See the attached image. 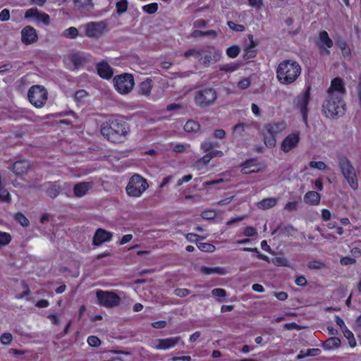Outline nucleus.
<instances>
[{
    "mask_svg": "<svg viewBox=\"0 0 361 361\" xmlns=\"http://www.w3.org/2000/svg\"><path fill=\"white\" fill-rule=\"evenodd\" d=\"M190 145L189 144H176L173 147V151L176 153L189 152Z\"/></svg>",
    "mask_w": 361,
    "mask_h": 361,
    "instance_id": "41",
    "label": "nucleus"
},
{
    "mask_svg": "<svg viewBox=\"0 0 361 361\" xmlns=\"http://www.w3.org/2000/svg\"><path fill=\"white\" fill-rule=\"evenodd\" d=\"M310 166L313 169H317L319 171H324L326 168V164L322 161H312L310 162Z\"/></svg>",
    "mask_w": 361,
    "mask_h": 361,
    "instance_id": "49",
    "label": "nucleus"
},
{
    "mask_svg": "<svg viewBox=\"0 0 361 361\" xmlns=\"http://www.w3.org/2000/svg\"><path fill=\"white\" fill-rule=\"evenodd\" d=\"M148 188L147 180L140 174L135 173L130 178L126 190L128 196L139 197Z\"/></svg>",
    "mask_w": 361,
    "mask_h": 361,
    "instance_id": "7",
    "label": "nucleus"
},
{
    "mask_svg": "<svg viewBox=\"0 0 361 361\" xmlns=\"http://www.w3.org/2000/svg\"><path fill=\"white\" fill-rule=\"evenodd\" d=\"M345 89L342 80L339 78H334L331 83V86L328 89V94H338V97L343 98Z\"/></svg>",
    "mask_w": 361,
    "mask_h": 361,
    "instance_id": "17",
    "label": "nucleus"
},
{
    "mask_svg": "<svg viewBox=\"0 0 361 361\" xmlns=\"http://www.w3.org/2000/svg\"><path fill=\"white\" fill-rule=\"evenodd\" d=\"M304 202L310 205H317L320 202L321 196L315 191H309L304 195Z\"/></svg>",
    "mask_w": 361,
    "mask_h": 361,
    "instance_id": "25",
    "label": "nucleus"
},
{
    "mask_svg": "<svg viewBox=\"0 0 361 361\" xmlns=\"http://www.w3.org/2000/svg\"><path fill=\"white\" fill-rule=\"evenodd\" d=\"M130 126L121 119H109L104 122L100 128L101 134L113 143H122L127 139L130 133Z\"/></svg>",
    "mask_w": 361,
    "mask_h": 361,
    "instance_id": "1",
    "label": "nucleus"
},
{
    "mask_svg": "<svg viewBox=\"0 0 361 361\" xmlns=\"http://www.w3.org/2000/svg\"><path fill=\"white\" fill-rule=\"evenodd\" d=\"M106 25L103 21L90 22L82 25L85 35L90 38H99L106 30Z\"/></svg>",
    "mask_w": 361,
    "mask_h": 361,
    "instance_id": "11",
    "label": "nucleus"
},
{
    "mask_svg": "<svg viewBox=\"0 0 361 361\" xmlns=\"http://www.w3.org/2000/svg\"><path fill=\"white\" fill-rule=\"evenodd\" d=\"M87 93L84 90H80L77 91L75 94V99L78 102H82L84 98L86 97Z\"/></svg>",
    "mask_w": 361,
    "mask_h": 361,
    "instance_id": "61",
    "label": "nucleus"
},
{
    "mask_svg": "<svg viewBox=\"0 0 361 361\" xmlns=\"http://www.w3.org/2000/svg\"><path fill=\"white\" fill-rule=\"evenodd\" d=\"M13 339V336L10 333H4L0 337V341L4 345H8Z\"/></svg>",
    "mask_w": 361,
    "mask_h": 361,
    "instance_id": "57",
    "label": "nucleus"
},
{
    "mask_svg": "<svg viewBox=\"0 0 361 361\" xmlns=\"http://www.w3.org/2000/svg\"><path fill=\"white\" fill-rule=\"evenodd\" d=\"M174 294L176 295V296H178V297H180V298H183V297H185L187 295H188L190 294V290L187 288H176L175 290H174Z\"/></svg>",
    "mask_w": 361,
    "mask_h": 361,
    "instance_id": "60",
    "label": "nucleus"
},
{
    "mask_svg": "<svg viewBox=\"0 0 361 361\" xmlns=\"http://www.w3.org/2000/svg\"><path fill=\"white\" fill-rule=\"evenodd\" d=\"M30 163L26 160H21L16 161L12 167L11 170L17 175H23L26 173L30 169Z\"/></svg>",
    "mask_w": 361,
    "mask_h": 361,
    "instance_id": "22",
    "label": "nucleus"
},
{
    "mask_svg": "<svg viewBox=\"0 0 361 361\" xmlns=\"http://www.w3.org/2000/svg\"><path fill=\"white\" fill-rule=\"evenodd\" d=\"M186 58L194 57L204 67L219 61L221 57V51L213 46H205L200 49H192L185 52Z\"/></svg>",
    "mask_w": 361,
    "mask_h": 361,
    "instance_id": "3",
    "label": "nucleus"
},
{
    "mask_svg": "<svg viewBox=\"0 0 361 361\" xmlns=\"http://www.w3.org/2000/svg\"><path fill=\"white\" fill-rule=\"evenodd\" d=\"M227 25L229 28L235 32H243L245 30V27L243 25L236 24L232 21H228Z\"/></svg>",
    "mask_w": 361,
    "mask_h": 361,
    "instance_id": "54",
    "label": "nucleus"
},
{
    "mask_svg": "<svg viewBox=\"0 0 361 361\" xmlns=\"http://www.w3.org/2000/svg\"><path fill=\"white\" fill-rule=\"evenodd\" d=\"M301 71V66L297 61L284 60L278 66L276 78L281 84L290 85L298 78Z\"/></svg>",
    "mask_w": 361,
    "mask_h": 361,
    "instance_id": "2",
    "label": "nucleus"
},
{
    "mask_svg": "<svg viewBox=\"0 0 361 361\" xmlns=\"http://www.w3.org/2000/svg\"><path fill=\"white\" fill-rule=\"evenodd\" d=\"M114 86L121 94H128L134 87L135 81L132 74L123 73L114 78Z\"/></svg>",
    "mask_w": 361,
    "mask_h": 361,
    "instance_id": "8",
    "label": "nucleus"
},
{
    "mask_svg": "<svg viewBox=\"0 0 361 361\" xmlns=\"http://www.w3.org/2000/svg\"><path fill=\"white\" fill-rule=\"evenodd\" d=\"M200 272L206 275L219 274L226 275L228 271L224 267H208L202 266L200 269Z\"/></svg>",
    "mask_w": 361,
    "mask_h": 361,
    "instance_id": "23",
    "label": "nucleus"
},
{
    "mask_svg": "<svg viewBox=\"0 0 361 361\" xmlns=\"http://www.w3.org/2000/svg\"><path fill=\"white\" fill-rule=\"evenodd\" d=\"M11 200V199L9 192L7 191V190L0 185V200L10 203Z\"/></svg>",
    "mask_w": 361,
    "mask_h": 361,
    "instance_id": "47",
    "label": "nucleus"
},
{
    "mask_svg": "<svg viewBox=\"0 0 361 361\" xmlns=\"http://www.w3.org/2000/svg\"><path fill=\"white\" fill-rule=\"evenodd\" d=\"M307 267L312 269H321L325 267V264L321 261H311L307 264Z\"/></svg>",
    "mask_w": 361,
    "mask_h": 361,
    "instance_id": "52",
    "label": "nucleus"
},
{
    "mask_svg": "<svg viewBox=\"0 0 361 361\" xmlns=\"http://www.w3.org/2000/svg\"><path fill=\"white\" fill-rule=\"evenodd\" d=\"M87 343L92 347H97L101 345L100 339L95 336H90L87 338Z\"/></svg>",
    "mask_w": 361,
    "mask_h": 361,
    "instance_id": "53",
    "label": "nucleus"
},
{
    "mask_svg": "<svg viewBox=\"0 0 361 361\" xmlns=\"http://www.w3.org/2000/svg\"><path fill=\"white\" fill-rule=\"evenodd\" d=\"M25 18L35 23H42L46 25H49L50 22V18L48 14L39 11L35 8L27 9L25 12Z\"/></svg>",
    "mask_w": 361,
    "mask_h": 361,
    "instance_id": "14",
    "label": "nucleus"
},
{
    "mask_svg": "<svg viewBox=\"0 0 361 361\" xmlns=\"http://www.w3.org/2000/svg\"><path fill=\"white\" fill-rule=\"evenodd\" d=\"M319 42L318 43V46L323 49L322 51V54H324L326 55L330 54L329 48L333 46V41L329 38L327 32L321 31L319 34Z\"/></svg>",
    "mask_w": 361,
    "mask_h": 361,
    "instance_id": "18",
    "label": "nucleus"
},
{
    "mask_svg": "<svg viewBox=\"0 0 361 361\" xmlns=\"http://www.w3.org/2000/svg\"><path fill=\"white\" fill-rule=\"evenodd\" d=\"M10 18V11L7 8L3 9L0 13V20L5 22L8 20Z\"/></svg>",
    "mask_w": 361,
    "mask_h": 361,
    "instance_id": "64",
    "label": "nucleus"
},
{
    "mask_svg": "<svg viewBox=\"0 0 361 361\" xmlns=\"http://www.w3.org/2000/svg\"><path fill=\"white\" fill-rule=\"evenodd\" d=\"M341 340L336 336L329 338L326 341L322 344V347L325 350H331L338 348L341 345Z\"/></svg>",
    "mask_w": 361,
    "mask_h": 361,
    "instance_id": "26",
    "label": "nucleus"
},
{
    "mask_svg": "<svg viewBox=\"0 0 361 361\" xmlns=\"http://www.w3.org/2000/svg\"><path fill=\"white\" fill-rule=\"evenodd\" d=\"M248 127V125L243 123L236 124L233 127V134L235 137H243L244 136V133L245 132L246 128Z\"/></svg>",
    "mask_w": 361,
    "mask_h": 361,
    "instance_id": "34",
    "label": "nucleus"
},
{
    "mask_svg": "<svg viewBox=\"0 0 361 361\" xmlns=\"http://www.w3.org/2000/svg\"><path fill=\"white\" fill-rule=\"evenodd\" d=\"M92 188V182H80L75 185L73 193L75 197H81L85 195Z\"/></svg>",
    "mask_w": 361,
    "mask_h": 361,
    "instance_id": "21",
    "label": "nucleus"
},
{
    "mask_svg": "<svg viewBox=\"0 0 361 361\" xmlns=\"http://www.w3.org/2000/svg\"><path fill=\"white\" fill-rule=\"evenodd\" d=\"M276 199L274 197L266 198L257 203V207L262 209H268L276 205Z\"/></svg>",
    "mask_w": 361,
    "mask_h": 361,
    "instance_id": "30",
    "label": "nucleus"
},
{
    "mask_svg": "<svg viewBox=\"0 0 361 361\" xmlns=\"http://www.w3.org/2000/svg\"><path fill=\"white\" fill-rule=\"evenodd\" d=\"M240 48L238 46H232L226 49V54L230 58H235L240 53Z\"/></svg>",
    "mask_w": 361,
    "mask_h": 361,
    "instance_id": "46",
    "label": "nucleus"
},
{
    "mask_svg": "<svg viewBox=\"0 0 361 361\" xmlns=\"http://www.w3.org/2000/svg\"><path fill=\"white\" fill-rule=\"evenodd\" d=\"M219 145L217 142L212 141L211 139H206L201 143L200 147L204 152H209L214 147H218Z\"/></svg>",
    "mask_w": 361,
    "mask_h": 361,
    "instance_id": "35",
    "label": "nucleus"
},
{
    "mask_svg": "<svg viewBox=\"0 0 361 361\" xmlns=\"http://www.w3.org/2000/svg\"><path fill=\"white\" fill-rule=\"evenodd\" d=\"M250 85V80L248 78H245L238 82V87L240 90H245Z\"/></svg>",
    "mask_w": 361,
    "mask_h": 361,
    "instance_id": "58",
    "label": "nucleus"
},
{
    "mask_svg": "<svg viewBox=\"0 0 361 361\" xmlns=\"http://www.w3.org/2000/svg\"><path fill=\"white\" fill-rule=\"evenodd\" d=\"M212 295L214 297L224 298L226 296V291L223 288H214L212 290Z\"/></svg>",
    "mask_w": 361,
    "mask_h": 361,
    "instance_id": "59",
    "label": "nucleus"
},
{
    "mask_svg": "<svg viewBox=\"0 0 361 361\" xmlns=\"http://www.w3.org/2000/svg\"><path fill=\"white\" fill-rule=\"evenodd\" d=\"M212 157L209 153H207L195 162V166L198 169H200L202 166L207 165L210 161Z\"/></svg>",
    "mask_w": 361,
    "mask_h": 361,
    "instance_id": "43",
    "label": "nucleus"
},
{
    "mask_svg": "<svg viewBox=\"0 0 361 361\" xmlns=\"http://www.w3.org/2000/svg\"><path fill=\"white\" fill-rule=\"evenodd\" d=\"M71 61L75 65V68H78L85 63L87 59L84 54L77 53L71 56Z\"/></svg>",
    "mask_w": 361,
    "mask_h": 361,
    "instance_id": "31",
    "label": "nucleus"
},
{
    "mask_svg": "<svg viewBox=\"0 0 361 361\" xmlns=\"http://www.w3.org/2000/svg\"><path fill=\"white\" fill-rule=\"evenodd\" d=\"M75 6L79 10H89L92 7L91 0H75Z\"/></svg>",
    "mask_w": 361,
    "mask_h": 361,
    "instance_id": "37",
    "label": "nucleus"
},
{
    "mask_svg": "<svg viewBox=\"0 0 361 361\" xmlns=\"http://www.w3.org/2000/svg\"><path fill=\"white\" fill-rule=\"evenodd\" d=\"M310 100V87L299 94L296 98V106L300 109V113L302 115L303 121L305 123H307V105Z\"/></svg>",
    "mask_w": 361,
    "mask_h": 361,
    "instance_id": "12",
    "label": "nucleus"
},
{
    "mask_svg": "<svg viewBox=\"0 0 361 361\" xmlns=\"http://www.w3.org/2000/svg\"><path fill=\"white\" fill-rule=\"evenodd\" d=\"M271 263H273L276 266H287L288 260L281 257H276L271 259Z\"/></svg>",
    "mask_w": 361,
    "mask_h": 361,
    "instance_id": "55",
    "label": "nucleus"
},
{
    "mask_svg": "<svg viewBox=\"0 0 361 361\" xmlns=\"http://www.w3.org/2000/svg\"><path fill=\"white\" fill-rule=\"evenodd\" d=\"M197 247L201 251L207 252H213L216 249L214 245L207 243H200Z\"/></svg>",
    "mask_w": 361,
    "mask_h": 361,
    "instance_id": "44",
    "label": "nucleus"
},
{
    "mask_svg": "<svg viewBox=\"0 0 361 361\" xmlns=\"http://www.w3.org/2000/svg\"><path fill=\"white\" fill-rule=\"evenodd\" d=\"M79 35L78 30L75 27H70L64 30L61 34L63 37L68 39H75Z\"/></svg>",
    "mask_w": 361,
    "mask_h": 361,
    "instance_id": "36",
    "label": "nucleus"
},
{
    "mask_svg": "<svg viewBox=\"0 0 361 361\" xmlns=\"http://www.w3.org/2000/svg\"><path fill=\"white\" fill-rule=\"evenodd\" d=\"M180 336L159 338L154 341L152 348L156 350H167L174 348L181 341Z\"/></svg>",
    "mask_w": 361,
    "mask_h": 361,
    "instance_id": "13",
    "label": "nucleus"
},
{
    "mask_svg": "<svg viewBox=\"0 0 361 361\" xmlns=\"http://www.w3.org/2000/svg\"><path fill=\"white\" fill-rule=\"evenodd\" d=\"M337 45L341 50L344 57H349L350 56L351 51L346 42L344 40L338 41Z\"/></svg>",
    "mask_w": 361,
    "mask_h": 361,
    "instance_id": "38",
    "label": "nucleus"
},
{
    "mask_svg": "<svg viewBox=\"0 0 361 361\" xmlns=\"http://www.w3.org/2000/svg\"><path fill=\"white\" fill-rule=\"evenodd\" d=\"M300 142L298 133H294L286 136L281 144V149L285 153L289 152L295 148Z\"/></svg>",
    "mask_w": 361,
    "mask_h": 361,
    "instance_id": "15",
    "label": "nucleus"
},
{
    "mask_svg": "<svg viewBox=\"0 0 361 361\" xmlns=\"http://www.w3.org/2000/svg\"><path fill=\"white\" fill-rule=\"evenodd\" d=\"M337 94H328L322 104V111L327 118H338L345 114L343 98Z\"/></svg>",
    "mask_w": 361,
    "mask_h": 361,
    "instance_id": "4",
    "label": "nucleus"
},
{
    "mask_svg": "<svg viewBox=\"0 0 361 361\" xmlns=\"http://www.w3.org/2000/svg\"><path fill=\"white\" fill-rule=\"evenodd\" d=\"M116 11L119 15L123 14L127 11L128 2L127 0H120L116 4Z\"/></svg>",
    "mask_w": 361,
    "mask_h": 361,
    "instance_id": "40",
    "label": "nucleus"
},
{
    "mask_svg": "<svg viewBox=\"0 0 361 361\" xmlns=\"http://www.w3.org/2000/svg\"><path fill=\"white\" fill-rule=\"evenodd\" d=\"M37 40V35L34 27L27 25L21 30V41L25 44H31Z\"/></svg>",
    "mask_w": 361,
    "mask_h": 361,
    "instance_id": "16",
    "label": "nucleus"
},
{
    "mask_svg": "<svg viewBox=\"0 0 361 361\" xmlns=\"http://www.w3.org/2000/svg\"><path fill=\"white\" fill-rule=\"evenodd\" d=\"M217 99V90L213 87H203L194 92V103L201 109L214 106Z\"/></svg>",
    "mask_w": 361,
    "mask_h": 361,
    "instance_id": "5",
    "label": "nucleus"
},
{
    "mask_svg": "<svg viewBox=\"0 0 361 361\" xmlns=\"http://www.w3.org/2000/svg\"><path fill=\"white\" fill-rule=\"evenodd\" d=\"M11 240V237L8 233H0V247L8 245Z\"/></svg>",
    "mask_w": 361,
    "mask_h": 361,
    "instance_id": "51",
    "label": "nucleus"
},
{
    "mask_svg": "<svg viewBox=\"0 0 361 361\" xmlns=\"http://www.w3.org/2000/svg\"><path fill=\"white\" fill-rule=\"evenodd\" d=\"M216 212L212 209L203 211L201 214L202 218L207 220L213 219L216 217Z\"/></svg>",
    "mask_w": 361,
    "mask_h": 361,
    "instance_id": "50",
    "label": "nucleus"
},
{
    "mask_svg": "<svg viewBox=\"0 0 361 361\" xmlns=\"http://www.w3.org/2000/svg\"><path fill=\"white\" fill-rule=\"evenodd\" d=\"M255 159H250L245 161L243 164H242L241 166V172L244 174H250L252 173H257L259 171L258 169H250L251 167L255 166Z\"/></svg>",
    "mask_w": 361,
    "mask_h": 361,
    "instance_id": "29",
    "label": "nucleus"
},
{
    "mask_svg": "<svg viewBox=\"0 0 361 361\" xmlns=\"http://www.w3.org/2000/svg\"><path fill=\"white\" fill-rule=\"evenodd\" d=\"M61 185L59 182H54L49 184L47 188V195L51 198H55L60 192Z\"/></svg>",
    "mask_w": 361,
    "mask_h": 361,
    "instance_id": "32",
    "label": "nucleus"
},
{
    "mask_svg": "<svg viewBox=\"0 0 361 361\" xmlns=\"http://www.w3.org/2000/svg\"><path fill=\"white\" fill-rule=\"evenodd\" d=\"M47 91L46 88L39 85H32L27 92L30 102L37 108H41L47 102Z\"/></svg>",
    "mask_w": 361,
    "mask_h": 361,
    "instance_id": "9",
    "label": "nucleus"
},
{
    "mask_svg": "<svg viewBox=\"0 0 361 361\" xmlns=\"http://www.w3.org/2000/svg\"><path fill=\"white\" fill-rule=\"evenodd\" d=\"M249 39L250 41V44L248 47H247L245 49V53L243 56L245 59H250L254 58L256 56V51L255 49L256 44L253 41L252 35H249Z\"/></svg>",
    "mask_w": 361,
    "mask_h": 361,
    "instance_id": "28",
    "label": "nucleus"
},
{
    "mask_svg": "<svg viewBox=\"0 0 361 361\" xmlns=\"http://www.w3.org/2000/svg\"><path fill=\"white\" fill-rule=\"evenodd\" d=\"M153 87L152 80L149 78L142 81L139 85V94L144 96H149Z\"/></svg>",
    "mask_w": 361,
    "mask_h": 361,
    "instance_id": "27",
    "label": "nucleus"
},
{
    "mask_svg": "<svg viewBox=\"0 0 361 361\" xmlns=\"http://www.w3.org/2000/svg\"><path fill=\"white\" fill-rule=\"evenodd\" d=\"M200 125L199 123L193 120L188 121L184 126V130L188 133H196L200 130Z\"/></svg>",
    "mask_w": 361,
    "mask_h": 361,
    "instance_id": "33",
    "label": "nucleus"
},
{
    "mask_svg": "<svg viewBox=\"0 0 361 361\" xmlns=\"http://www.w3.org/2000/svg\"><path fill=\"white\" fill-rule=\"evenodd\" d=\"M142 10L148 14H153L158 10V4L157 3H152L145 5Z\"/></svg>",
    "mask_w": 361,
    "mask_h": 361,
    "instance_id": "45",
    "label": "nucleus"
},
{
    "mask_svg": "<svg viewBox=\"0 0 361 361\" xmlns=\"http://www.w3.org/2000/svg\"><path fill=\"white\" fill-rule=\"evenodd\" d=\"M96 295L99 304L107 308L118 306L121 300V298L113 291L98 290Z\"/></svg>",
    "mask_w": 361,
    "mask_h": 361,
    "instance_id": "10",
    "label": "nucleus"
},
{
    "mask_svg": "<svg viewBox=\"0 0 361 361\" xmlns=\"http://www.w3.org/2000/svg\"><path fill=\"white\" fill-rule=\"evenodd\" d=\"M295 231L296 230L290 224L281 228V233L287 237L293 235Z\"/></svg>",
    "mask_w": 361,
    "mask_h": 361,
    "instance_id": "42",
    "label": "nucleus"
},
{
    "mask_svg": "<svg viewBox=\"0 0 361 361\" xmlns=\"http://www.w3.org/2000/svg\"><path fill=\"white\" fill-rule=\"evenodd\" d=\"M111 237V233L102 228H98L96 231L93 237L92 244L95 246L101 245L102 243L105 242L110 241Z\"/></svg>",
    "mask_w": 361,
    "mask_h": 361,
    "instance_id": "19",
    "label": "nucleus"
},
{
    "mask_svg": "<svg viewBox=\"0 0 361 361\" xmlns=\"http://www.w3.org/2000/svg\"><path fill=\"white\" fill-rule=\"evenodd\" d=\"M286 128L284 122H279L276 123H269L266 126L265 129L269 135H276L282 133Z\"/></svg>",
    "mask_w": 361,
    "mask_h": 361,
    "instance_id": "24",
    "label": "nucleus"
},
{
    "mask_svg": "<svg viewBox=\"0 0 361 361\" xmlns=\"http://www.w3.org/2000/svg\"><path fill=\"white\" fill-rule=\"evenodd\" d=\"M15 218L23 226H27L29 225L28 219L23 214L17 213Z\"/></svg>",
    "mask_w": 361,
    "mask_h": 361,
    "instance_id": "56",
    "label": "nucleus"
},
{
    "mask_svg": "<svg viewBox=\"0 0 361 361\" xmlns=\"http://www.w3.org/2000/svg\"><path fill=\"white\" fill-rule=\"evenodd\" d=\"M239 63H231L228 64L221 65L219 66V68L221 71L232 73L238 70L239 68Z\"/></svg>",
    "mask_w": 361,
    "mask_h": 361,
    "instance_id": "39",
    "label": "nucleus"
},
{
    "mask_svg": "<svg viewBox=\"0 0 361 361\" xmlns=\"http://www.w3.org/2000/svg\"><path fill=\"white\" fill-rule=\"evenodd\" d=\"M354 331L357 334V336L361 338V314L357 318Z\"/></svg>",
    "mask_w": 361,
    "mask_h": 361,
    "instance_id": "63",
    "label": "nucleus"
},
{
    "mask_svg": "<svg viewBox=\"0 0 361 361\" xmlns=\"http://www.w3.org/2000/svg\"><path fill=\"white\" fill-rule=\"evenodd\" d=\"M264 145L268 147H273L276 145V140L275 138V135H269V136H265L264 137Z\"/></svg>",
    "mask_w": 361,
    "mask_h": 361,
    "instance_id": "48",
    "label": "nucleus"
},
{
    "mask_svg": "<svg viewBox=\"0 0 361 361\" xmlns=\"http://www.w3.org/2000/svg\"><path fill=\"white\" fill-rule=\"evenodd\" d=\"M338 164L341 172L353 190L358 188V180L354 166L346 157H339Z\"/></svg>",
    "mask_w": 361,
    "mask_h": 361,
    "instance_id": "6",
    "label": "nucleus"
},
{
    "mask_svg": "<svg viewBox=\"0 0 361 361\" xmlns=\"http://www.w3.org/2000/svg\"><path fill=\"white\" fill-rule=\"evenodd\" d=\"M97 71L98 75L104 79H109L113 75V69L109 63L104 61L97 64Z\"/></svg>",
    "mask_w": 361,
    "mask_h": 361,
    "instance_id": "20",
    "label": "nucleus"
},
{
    "mask_svg": "<svg viewBox=\"0 0 361 361\" xmlns=\"http://www.w3.org/2000/svg\"><path fill=\"white\" fill-rule=\"evenodd\" d=\"M243 233L247 237H252L257 235V231L252 226H247L244 229Z\"/></svg>",
    "mask_w": 361,
    "mask_h": 361,
    "instance_id": "62",
    "label": "nucleus"
}]
</instances>
